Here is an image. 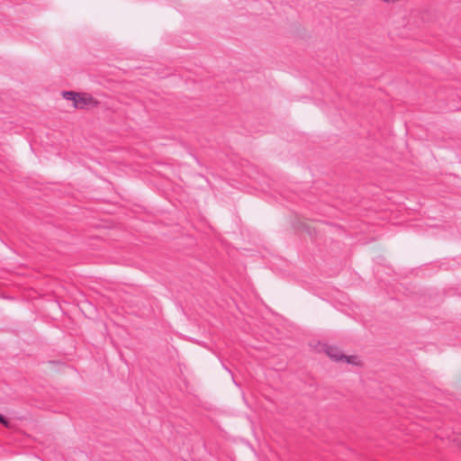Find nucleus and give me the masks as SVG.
Masks as SVG:
<instances>
[{
	"instance_id": "3",
	"label": "nucleus",
	"mask_w": 461,
	"mask_h": 461,
	"mask_svg": "<svg viewBox=\"0 0 461 461\" xmlns=\"http://www.w3.org/2000/svg\"><path fill=\"white\" fill-rule=\"evenodd\" d=\"M77 95L78 93L74 91H63L61 93L63 98L73 101V104L75 103V100H77Z\"/></svg>"
},
{
	"instance_id": "4",
	"label": "nucleus",
	"mask_w": 461,
	"mask_h": 461,
	"mask_svg": "<svg viewBox=\"0 0 461 461\" xmlns=\"http://www.w3.org/2000/svg\"><path fill=\"white\" fill-rule=\"evenodd\" d=\"M450 440L456 445L461 447V433H453Z\"/></svg>"
},
{
	"instance_id": "5",
	"label": "nucleus",
	"mask_w": 461,
	"mask_h": 461,
	"mask_svg": "<svg viewBox=\"0 0 461 461\" xmlns=\"http://www.w3.org/2000/svg\"><path fill=\"white\" fill-rule=\"evenodd\" d=\"M0 423L6 428L10 427L9 420L6 418H5L2 414H0Z\"/></svg>"
},
{
	"instance_id": "1",
	"label": "nucleus",
	"mask_w": 461,
	"mask_h": 461,
	"mask_svg": "<svg viewBox=\"0 0 461 461\" xmlns=\"http://www.w3.org/2000/svg\"><path fill=\"white\" fill-rule=\"evenodd\" d=\"M326 354L334 361H345L346 363L352 365H359V361L357 357L354 356H345L342 352L336 347L329 346L326 348Z\"/></svg>"
},
{
	"instance_id": "2",
	"label": "nucleus",
	"mask_w": 461,
	"mask_h": 461,
	"mask_svg": "<svg viewBox=\"0 0 461 461\" xmlns=\"http://www.w3.org/2000/svg\"><path fill=\"white\" fill-rule=\"evenodd\" d=\"M98 104L96 101L90 94L78 93L77 100L73 104V107L77 109H85L87 107H95Z\"/></svg>"
}]
</instances>
